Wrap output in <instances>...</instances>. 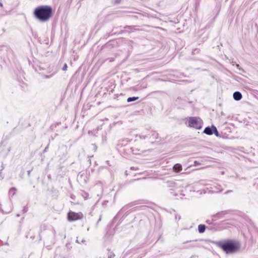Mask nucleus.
<instances>
[{"mask_svg":"<svg viewBox=\"0 0 258 258\" xmlns=\"http://www.w3.org/2000/svg\"><path fill=\"white\" fill-rule=\"evenodd\" d=\"M115 256L114 254L112 252H109L108 258H113Z\"/></svg>","mask_w":258,"mask_h":258,"instance_id":"nucleus-11","label":"nucleus"},{"mask_svg":"<svg viewBox=\"0 0 258 258\" xmlns=\"http://www.w3.org/2000/svg\"><path fill=\"white\" fill-rule=\"evenodd\" d=\"M185 124L189 127L200 130L203 126V121L199 117H190L185 119Z\"/></svg>","mask_w":258,"mask_h":258,"instance_id":"nucleus-3","label":"nucleus"},{"mask_svg":"<svg viewBox=\"0 0 258 258\" xmlns=\"http://www.w3.org/2000/svg\"><path fill=\"white\" fill-rule=\"evenodd\" d=\"M233 98L236 101H239L242 98V95L239 92H235L233 94Z\"/></svg>","mask_w":258,"mask_h":258,"instance_id":"nucleus-6","label":"nucleus"},{"mask_svg":"<svg viewBox=\"0 0 258 258\" xmlns=\"http://www.w3.org/2000/svg\"><path fill=\"white\" fill-rule=\"evenodd\" d=\"M83 217V214L81 213H75L70 212L68 214V220L69 221H75L80 219Z\"/></svg>","mask_w":258,"mask_h":258,"instance_id":"nucleus-4","label":"nucleus"},{"mask_svg":"<svg viewBox=\"0 0 258 258\" xmlns=\"http://www.w3.org/2000/svg\"><path fill=\"white\" fill-rule=\"evenodd\" d=\"M198 230L200 233H203L205 231V226L204 225H200L198 227Z\"/></svg>","mask_w":258,"mask_h":258,"instance_id":"nucleus-8","label":"nucleus"},{"mask_svg":"<svg viewBox=\"0 0 258 258\" xmlns=\"http://www.w3.org/2000/svg\"><path fill=\"white\" fill-rule=\"evenodd\" d=\"M67 68H68V67H67V64H65L64 65V66L63 67V68H62V70H63V71H66V70H67Z\"/></svg>","mask_w":258,"mask_h":258,"instance_id":"nucleus-12","label":"nucleus"},{"mask_svg":"<svg viewBox=\"0 0 258 258\" xmlns=\"http://www.w3.org/2000/svg\"><path fill=\"white\" fill-rule=\"evenodd\" d=\"M13 190V189H11L10 190V192H11Z\"/></svg>","mask_w":258,"mask_h":258,"instance_id":"nucleus-14","label":"nucleus"},{"mask_svg":"<svg viewBox=\"0 0 258 258\" xmlns=\"http://www.w3.org/2000/svg\"><path fill=\"white\" fill-rule=\"evenodd\" d=\"M239 64H237V67L238 68L239 67Z\"/></svg>","mask_w":258,"mask_h":258,"instance_id":"nucleus-13","label":"nucleus"},{"mask_svg":"<svg viewBox=\"0 0 258 258\" xmlns=\"http://www.w3.org/2000/svg\"><path fill=\"white\" fill-rule=\"evenodd\" d=\"M213 126L211 127H207L204 130V133L208 135H211L213 134Z\"/></svg>","mask_w":258,"mask_h":258,"instance_id":"nucleus-5","label":"nucleus"},{"mask_svg":"<svg viewBox=\"0 0 258 258\" xmlns=\"http://www.w3.org/2000/svg\"><path fill=\"white\" fill-rule=\"evenodd\" d=\"M138 99H139V97H129V98H127V101L128 102H132V101H136V100H137Z\"/></svg>","mask_w":258,"mask_h":258,"instance_id":"nucleus-9","label":"nucleus"},{"mask_svg":"<svg viewBox=\"0 0 258 258\" xmlns=\"http://www.w3.org/2000/svg\"><path fill=\"white\" fill-rule=\"evenodd\" d=\"M52 15V9L49 6H40L37 8L34 11L36 18L41 21H47Z\"/></svg>","mask_w":258,"mask_h":258,"instance_id":"nucleus-1","label":"nucleus"},{"mask_svg":"<svg viewBox=\"0 0 258 258\" xmlns=\"http://www.w3.org/2000/svg\"><path fill=\"white\" fill-rule=\"evenodd\" d=\"M213 130L214 131L213 133H214L217 137L219 136V133L216 127L214 126H213Z\"/></svg>","mask_w":258,"mask_h":258,"instance_id":"nucleus-10","label":"nucleus"},{"mask_svg":"<svg viewBox=\"0 0 258 258\" xmlns=\"http://www.w3.org/2000/svg\"><path fill=\"white\" fill-rule=\"evenodd\" d=\"M173 170L176 172H179L182 170V166L180 164H176L173 167Z\"/></svg>","mask_w":258,"mask_h":258,"instance_id":"nucleus-7","label":"nucleus"},{"mask_svg":"<svg viewBox=\"0 0 258 258\" xmlns=\"http://www.w3.org/2000/svg\"><path fill=\"white\" fill-rule=\"evenodd\" d=\"M221 247L226 253H234L239 250L240 244L238 241H228L222 243Z\"/></svg>","mask_w":258,"mask_h":258,"instance_id":"nucleus-2","label":"nucleus"}]
</instances>
